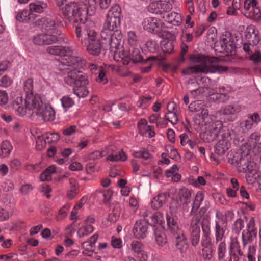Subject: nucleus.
Listing matches in <instances>:
<instances>
[{
  "label": "nucleus",
  "instance_id": "0e129e2a",
  "mask_svg": "<svg viewBox=\"0 0 261 261\" xmlns=\"http://www.w3.org/2000/svg\"><path fill=\"white\" fill-rule=\"evenodd\" d=\"M176 113L177 112H167L165 114V119L173 124H176L178 122Z\"/></svg>",
  "mask_w": 261,
  "mask_h": 261
},
{
  "label": "nucleus",
  "instance_id": "39448f33",
  "mask_svg": "<svg viewBox=\"0 0 261 261\" xmlns=\"http://www.w3.org/2000/svg\"><path fill=\"white\" fill-rule=\"evenodd\" d=\"M47 52L51 55L62 57L61 62L63 67H59L61 71V69L66 67L75 66L82 68L86 65L84 59L74 56L76 50L72 46H51L47 47Z\"/></svg>",
  "mask_w": 261,
  "mask_h": 261
},
{
  "label": "nucleus",
  "instance_id": "69168bd1",
  "mask_svg": "<svg viewBox=\"0 0 261 261\" xmlns=\"http://www.w3.org/2000/svg\"><path fill=\"white\" fill-rule=\"evenodd\" d=\"M161 13L169 11L172 9V4L169 0H160Z\"/></svg>",
  "mask_w": 261,
  "mask_h": 261
},
{
  "label": "nucleus",
  "instance_id": "338daca9",
  "mask_svg": "<svg viewBox=\"0 0 261 261\" xmlns=\"http://www.w3.org/2000/svg\"><path fill=\"white\" fill-rule=\"evenodd\" d=\"M9 166L11 172H14L20 168L21 163L19 160L15 159L10 162Z\"/></svg>",
  "mask_w": 261,
  "mask_h": 261
},
{
  "label": "nucleus",
  "instance_id": "9d476101",
  "mask_svg": "<svg viewBox=\"0 0 261 261\" xmlns=\"http://www.w3.org/2000/svg\"><path fill=\"white\" fill-rule=\"evenodd\" d=\"M257 233V229L254 218L251 217L247 222L246 229L243 230L242 233L243 247H245L247 244L253 242L256 237Z\"/></svg>",
  "mask_w": 261,
  "mask_h": 261
},
{
  "label": "nucleus",
  "instance_id": "412c9836",
  "mask_svg": "<svg viewBox=\"0 0 261 261\" xmlns=\"http://www.w3.org/2000/svg\"><path fill=\"white\" fill-rule=\"evenodd\" d=\"M174 236L175 239V246L177 250H178L181 254L185 253L189 245L184 231H179L178 233L174 234Z\"/></svg>",
  "mask_w": 261,
  "mask_h": 261
},
{
  "label": "nucleus",
  "instance_id": "ea45409f",
  "mask_svg": "<svg viewBox=\"0 0 261 261\" xmlns=\"http://www.w3.org/2000/svg\"><path fill=\"white\" fill-rule=\"evenodd\" d=\"M56 22L51 18H47L44 22V27L47 34H55L54 31H60L56 29Z\"/></svg>",
  "mask_w": 261,
  "mask_h": 261
},
{
  "label": "nucleus",
  "instance_id": "3c124183",
  "mask_svg": "<svg viewBox=\"0 0 261 261\" xmlns=\"http://www.w3.org/2000/svg\"><path fill=\"white\" fill-rule=\"evenodd\" d=\"M128 110L129 108L128 106L125 103L121 102L118 105V109L115 110L114 113L116 116L122 117Z\"/></svg>",
  "mask_w": 261,
  "mask_h": 261
},
{
  "label": "nucleus",
  "instance_id": "f257e3e1",
  "mask_svg": "<svg viewBox=\"0 0 261 261\" xmlns=\"http://www.w3.org/2000/svg\"><path fill=\"white\" fill-rule=\"evenodd\" d=\"M189 60L192 63L198 65L184 69L182 73L185 74L222 73L227 70V67L218 65L219 60L215 57H210L202 54H191L189 56Z\"/></svg>",
  "mask_w": 261,
  "mask_h": 261
},
{
  "label": "nucleus",
  "instance_id": "f704fd0d",
  "mask_svg": "<svg viewBox=\"0 0 261 261\" xmlns=\"http://www.w3.org/2000/svg\"><path fill=\"white\" fill-rule=\"evenodd\" d=\"M179 138L181 145L185 146L186 145L188 144L190 148L192 149H194L198 144V142L197 141L192 140L189 138L188 135L185 133L181 134L179 136Z\"/></svg>",
  "mask_w": 261,
  "mask_h": 261
},
{
  "label": "nucleus",
  "instance_id": "e2e57ef3",
  "mask_svg": "<svg viewBox=\"0 0 261 261\" xmlns=\"http://www.w3.org/2000/svg\"><path fill=\"white\" fill-rule=\"evenodd\" d=\"M247 258L248 261H256V248L253 245L248 247Z\"/></svg>",
  "mask_w": 261,
  "mask_h": 261
},
{
  "label": "nucleus",
  "instance_id": "09e8293b",
  "mask_svg": "<svg viewBox=\"0 0 261 261\" xmlns=\"http://www.w3.org/2000/svg\"><path fill=\"white\" fill-rule=\"evenodd\" d=\"M127 40L128 44L132 47L138 46V37L135 32L130 31L128 32Z\"/></svg>",
  "mask_w": 261,
  "mask_h": 261
},
{
  "label": "nucleus",
  "instance_id": "6e6552de",
  "mask_svg": "<svg viewBox=\"0 0 261 261\" xmlns=\"http://www.w3.org/2000/svg\"><path fill=\"white\" fill-rule=\"evenodd\" d=\"M222 122L220 120L215 121L205 124L203 132L200 134L201 139L205 143L212 142L221 137V134L226 130L223 129Z\"/></svg>",
  "mask_w": 261,
  "mask_h": 261
},
{
  "label": "nucleus",
  "instance_id": "cd10ccee",
  "mask_svg": "<svg viewBox=\"0 0 261 261\" xmlns=\"http://www.w3.org/2000/svg\"><path fill=\"white\" fill-rule=\"evenodd\" d=\"M179 200L180 204L184 206H187L191 201V192L190 190L186 188H182L178 192Z\"/></svg>",
  "mask_w": 261,
  "mask_h": 261
},
{
  "label": "nucleus",
  "instance_id": "bf43d9fd",
  "mask_svg": "<svg viewBox=\"0 0 261 261\" xmlns=\"http://www.w3.org/2000/svg\"><path fill=\"white\" fill-rule=\"evenodd\" d=\"M161 2L157 1L152 2L149 6L148 9L149 11L153 13H161Z\"/></svg>",
  "mask_w": 261,
  "mask_h": 261
},
{
  "label": "nucleus",
  "instance_id": "bb28decb",
  "mask_svg": "<svg viewBox=\"0 0 261 261\" xmlns=\"http://www.w3.org/2000/svg\"><path fill=\"white\" fill-rule=\"evenodd\" d=\"M47 8V4L43 1L34 0L29 4L30 11L33 13H41L45 11Z\"/></svg>",
  "mask_w": 261,
  "mask_h": 261
},
{
  "label": "nucleus",
  "instance_id": "58836bf2",
  "mask_svg": "<svg viewBox=\"0 0 261 261\" xmlns=\"http://www.w3.org/2000/svg\"><path fill=\"white\" fill-rule=\"evenodd\" d=\"M129 52V55L133 63H137L143 62V58L137 47H132V50L130 49Z\"/></svg>",
  "mask_w": 261,
  "mask_h": 261
},
{
  "label": "nucleus",
  "instance_id": "f8f14e48",
  "mask_svg": "<svg viewBox=\"0 0 261 261\" xmlns=\"http://www.w3.org/2000/svg\"><path fill=\"white\" fill-rule=\"evenodd\" d=\"M241 11L246 16L254 19H258L261 16L256 0H245L243 8Z\"/></svg>",
  "mask_w": 261,
  "mask_h": 261
},
{
  "label": "nucleus",
  "instance_id": "8fccbe9b",
  "mask_svg": "<svg viewBox=\"0 0 261 261\" xmlns=\"http://www.w3.org/2000/svg\"><path fill=\"white\" fill-rule=\"evenodd\" d=\"M33 80L31 79H27L24 83V89L26 92V99L25 102L27 105V100L28 99V97L30 95L32 96H36L39 95L38 94L33 95L32 91L33 90Z\"/></svg>",
  "mask_w": 261,
  "mask_h": 261
},
{
  "label": "nucleus",
  "instance_id": "4468645a",
  "mask_svg": "<svg viewBox=\"0 0 261 261\" xmlns=\"http://www.w3.org/2000/svg\"><path fill=\"white\" fill-rule=\"evenodd\" d=\"M120 19L107 16L100 33L101 38H106L110 34H114V32L118 31L117 28L120 24Z\"/></svg>",
  "mask_w": 261,
  "mask_h": 261
},
{
  "label": "nucleus",
  "instance_id": "6e6d98bb",
  "mask_svg": "<svg viewBox=\"0 0 261 261\" xmlns=\"http://www.w3.org/2000/svg\"><path fill=\"white\" fill-rule=\"evenodd\" d=\"M252 126L253 123L250 119L240 122V127L242 129L241 133H240L241 136L244 135L246 130L250 129L252 127Z\"/></svg>",
  "mask_w": 261,
  "mask_h": 261
},
{
  "label": "nucleus",
  "instance_id": "7ed1b4c3",
  "mask_svg": "<svg viewBox=\"0 0 261 261\" xmlns=\"http://www.w3.org/2000/svg\"><path fill=\"white\" fill-rule=\"evenodd\" d=\"M76 36L79 41L86 47L88 53L98 56L101 50V44L97 38L96 26L93 21H87L80 27H76Z\"/></svg>",
  "mask_w": 261,
  "mask_h": 261
},
{
  "label": "nucleus",
  "instance_id": "6ab92c4d",
  "mask_svg": "<svg viewBox=\"0 0 261 261\" xmlns=\"http://www.w3.org/2000/svg\"><path fill=\"white\" fill-rule=\"evenodd\" d=\"M102 39L106 41L105 43L108 44L111 49H118L122 41V35L119 31H116L114 32V34Z\"/></svg>",
  "mask_w": 261,
  "mask_h": 261
},
{
  "label": "nucleus",
  "instance_id": "dca6fc26",
  "mask_svg": "<svg viewBox=\"0 0 261 261\" xmlns=\"http://www.w3.org/2000/svg\"><path fill=\"white\" fill-rule=\"evenodd\" d=\"M227 230V221L226 220L218 219L215 221V237L216 243L223 241L225 232Z\"/></svg>",
  "mask_w": 261,
  "mask_h": 261
},
{
  "label": "nucleus",
  "instance_id": "c03bdc74",
  "mask_svg": "<svg viewBox=\"0 0 261 261\" xmlns=\"http://www.w3.org/2000/svg\"><path fill=\"white\" fill-rule=\"evenodd\" d=\"M114 59L118 61H121L125 65H128L130 61H132V58L129 55H128L122 53L120 55V52L118 53L117 51H115Z\"/></svg>",
  "mask_w": 261,
  "mask_h": 261
},
{
  "label": "nucleus",
  "instance_id": "f3484780",
  "mask_svg": "<svg viewBox=\"0 0 261 261\" xmlns=\"http://www.w3.org/2000/svg\"><path fill=\"white\" fill-rule=\"evenodd\" d=\"M148 223L144 220L136 222L133 228L134 236L138 239H143L148 233Z\"/></svg>",
  "mask_w": 261,
  "mask_h": 261
},
{
  "label": "nucleus",
  "instance_id": "0eeeda50",
  "mask_svg": "<svg viewBox=\"0 0 261 261\" xmlns=\"http://www.w3.org/2000/svg\"><path fill=\"white\" fill-rule=\"evenodd\" d=\"M241 151L236 153L232 160V164L236 166L239 172H248L254 176L257 173V166L251 159L250 152L241 148Z\"/></svg>",
  "mask_w": 261,
  "mask_h": 261
},
{
  "label": "nucleus",
  "instance_id": "9b49d317",
  "mask_svg": "<svg viewBox=\"0 0 261 261\" xmlns=\"http://www.w3.org/2000/svg\"><path fill=\"white\" fill-rule=\"evenodd\" d=\"M231 131L227 129L221 134L218 142L215 146V152L219 155H222L229 149L231 146Z\"/></svg>",
  "mask_w": 261,
  "mask_h": 261
},
{
  "label": "nucleus",
  "instance_id": "37998d69",
  "mask_svg": "<svg viewBox=\"0 0 261 261\" xmlns=\"http://www.w3.org/2000/svg\"><path fill=\"white\" fill-rule=\"evenodd\" d=\"M94 230L93 227L90 224H86L81 227L77 231V235L80 238L88 236Z\"/></svg>",
  "mask_w": 261,
  "mask_h": 261
},
{
  "label": "nucleus",
  "instance_id": "864d4df0",
  "mask_svg": "<svg viewBox=\"0 0 261 261\" xmlns=\"http://www.w3.org/2000/svg\"><path fill=\"white\" fill-rule=\"evenodd\" d=\"M201 227L204 233V237L205 238V239L203 240L207 241L208 242H210V238L208 236L210 232V223L209 221L207 220L203 219L201 222Z\"/></svg>",
  "mask_w": 261,
  "mask_h": 261
},
{
  "label": "nucleus",
  "instance_id": "603ef678",
  "mask_svg": "<svg viewBox=\"0 0 261 261\" xmlns=\"http://www.w3.org/2000/svg\"><path fill=\"white\" fill-rule=\"evenodd\" d=\"M218 259L219 260H222L226 253V244L225 241L220 242L217 248Z\"/></svg>",
  "mask_w": 261,
  "mask_h": 261
},
{
  "label": "nucleus",
  "instance_id": "de8ad7c7",
  "mask_svg": "<svg viewBox=\"0 0 261 261\" xmlns=\"http://www.w3.org/2000/svg\"><path fill=\"white\" fill-rule=\"evenodd\" d=\"M121 12V10L120 6L118 5H115L108 11L107 16L120 19Z\"/></svg>",
  "mask_w": 261,
  "mask_h": 261
},
{
  "label": "nucleus",
  "instance_id": "72a5a7b5",
  "mask_svg": "<svg viewBox=\"0 0 261 261\" xmlns=\"http://www.w3.org/2000/svg\"><path fill=\"white\" fill-rule=\"evenodd\" d=\"M164 17L167 22L174 25H178L180 23L181 16L177 13L172 12Z\"/></svg>",
  "mask_w": 261,
  "mask_h": 261
},
{
  "label": "nucleus",
  "instance_id": "423d86ee",
  "mask_svg": "<svg viewBox=\"0 0 261 261\" xmlns=\"http://www.w3.org/2000/svg\"><path fill=\"white\" fill-rule=\"evenodd\" d=\"M27 107L34 109V113L44 121H53L55 118V112L48 103H43L40 95H30L27 100Z\"/></svg>",
  "mask_w": 261,
  "mask_h": 261
},
{
  "label": "nucleus",
  "instance_id": "4be33fe9",
  "mask_svg": "<svg viewBox=\"0 0 261 261\" xmlns=\"http://www.w3.org/2000/svg\"><path fill=\"white\" fill-rule=\"evenodd\" d=\"M137 127L139 133L142 135H145L148 138H152L155 136V132L153 126L147 125V122L144 119H140L138 122Z\"/></svg>",
  "mask_w": 261,
  "mask_h": 261
},
{
  "label": "nucleus",
  "instance_id": "a878e982",
  "mask_svg": "<svg viewBox=\"0 0 261 261\" xmlns=\"http://www.w3.org/2000/svg\"><path fill=\"white\" fill-rule=\"evenodd\" d=\"M166 222L168 229L173 235L178 233L179 231H183L179 228L177 218L176 216L167 214Z\"/></svg>",
  "mask_w": 261,
  "mask_h": 261
},
{
  "label": "nucleus",
  "instance_id": "49530a36",
  "mask_svg": "<svg viewBox=\"0 0 261 261\" xmlns=\"http://www.w3.org/2000/svg\"><path fill=\"white\" fill-rule=\"evenodd\" d=\"M200 114L205 124L217 121L215 117L213 115H209L208 110L204 108V107L201 110Z\"/></svg>",
  "mask_w": 261,
  "mask_h": 261
},
{
  "label": "nucleus",
  "instance_id": "5701e85b",
  "mask_svg": "<svg viewBox=\"0 0 261 261\" xmlns=\"http://www.w3.org/2000/svg\"><path fill=\"white\" fill-rule=\"evenodd\" d=\"M161 24V20L154 17L146 18L142 23L143 28L149 32L158 31Z\"/></svg>",
  "mask_w": 261,
  "mask_h": 261
},
{
  "label": "nucleus",
  "instance_id": "1a4fd4ad",
  "mask_svg": "<svg viewBox=\"0 0 261 261\" xmlns=\"http://www.w3.org/2000/svg\"><path fill=\"white\" fill-rule=\"evenodd\" d=\"M55 34L42 33L34 37L33 41L38 45H45L55 43H68L66 36L61 31H54Z\"/></svg>",
  "mask_w": 261,
  "mask_h": 261
},
{
  "label": "nucleus",
  "instance_id": "c756f323",
  "mask_svg": "<svg viewBox=\"0 0 261 261\" xmlns=\"http://www.w3.org/2000/svg\"><path fill=\"white\" fill-rule=\"evenodd\" d=\"M210 243V242H208L205 240H203L202 242V245L203 248L202 249V257L203 258L207 260H210L213 257V253L214 249L212 247H208L207 246Z\"/></svg>",
  "mask_w": 261,
  "mask_h": 261
},
{
  "label": "nucleus",
  "instance_id": "a19ab883",
  "mask_svg": "<svg viewBox=\"0 0 261 261\" xmlns=\"http://www.w3.org/2000/svg\"><path fill=\"white\" fill-rule=\"evenodd\" d=\"M162 50L168 54L171 53L173 50V42L171 39H164L161 41Z\"/></svg>",
  "mask_w": 261,
  "mask_h": 261
},
{
  "label": "nucleus",
  "instance_id": "774afa93",
  "mask_svg": "<svg viewBox=\"0 0 261 261\" xmlns=\"http://www.w3.org/2000/svg\"><path fill=\"white\" fill-rule=\"evenodd\" d=\"M47 142H56L59 139V135L57 133H47L44 134Z\"/></svg>",
  "mask_w": 261,
  "mask_h": 261
},
{
  "label": "nucleus",
  "instance_id": "f03ea898",
  "mask_svg": "<svg viewBox=\"0 0 261 261\" xmlns=\"http://www.w3.org/2000/svg\"><path fill=\"white\" fill-rule=\"evenodd\" d=\"M65 18L73 24L74 27H80L82 24H86L87 15L92 16L95 8L94 6L87 5L86 0H79L77 2H71L66 4L61 9Z\"/></svg>",
  "mask_w": 261,
  "mask_h": 261
},
{
  "label": "nucleus",
  "instance_id": "e433bc0d",
  "mask_svg": "<svg viewBox=\"0 0 261 261\" xmlns=\"http://www.w3.org/2000/svg\"><path fill=\"white\" fill-rule=\"evenodd\" d=\"M16 19L20 22H27L32 19H34V14H32L30 11L23 10L17 14Z\"/></svg>",
  "mask_w": 261,
  "mask_h": 261
},
{
  "label": "nucleus",
  "instance_id": "473e14b6",
  "mask_svg": "<svg viewBox=\"0 0 261 261\" xmlns=\"http://www.w3.org/2000/svg\"><path fill=\"white\" fill-rule=\"evenodd\" d=\"M241 106L238 105H228L220 110V113L223 115L235 114L241 111Z\"/></svg>",
  "mask_w": 261,
  "mask_h": 261
},
{
  "label": "nucleus",
  "instance_id": "4c0bfd02",
  "mask_svg": "<svg viewBox=\"0 0 261 261\" xmlns=\"http://www.w3.org/2000/svg\"><path fill=\"white\" fill-rule=\"evenodd\" d=\"M132 155L134 158H142L145 160H148L151 156L148 150L145 148H141L138 151H133Z\"/></svg>",
  "mask_w": 261,
  "mask_h": 261
},
{
  "label": "nucleus",
  "instance_id": "7c9ffc66",
  "mask_svg": "<svg viewBox=\"0 0 261 261\" xmlns=\"http://www.w3.org/2000/svg\"><path fill=\"white\" fill-rule=\"evenodd\" d=\"M204 197V193L201 191L198 192L195 197L194 201L191 211V214L197 213L198 208L200 207Z\"/></svg>",
  "mask_w": 261,
  "mask_h": 261
},
{
  "label": "nucleus",
  "instance_id": "b1692460",
  "mask_svg": "<svg viewBox=\"0 0 261 261\" xmlns=\"http://www.w3.org/2000/svg\"><path fill=\"white\" fill-rule=\"evenodd\" d=\"M130 247L132 250L137 254L141 261H146L147 259V255L144 251V246L142 243L136 240L133 241Z\"/></svg>",
  "mask_w": 261,
  "mask_h": 261
},
{
  "label": "nucleus",
  "instance_id": "4d7b16f0",
  "mask_svg": "<svg viewBox=\"0 0 261 261\" xmlns=\"http://www.w3.org/2000/svg\"><path fill=\"white\" fill-rule=\"evenodd\" d=\"M151 98L150 96H148L147 97L142 96L137 102L138 107L142 109H145L149 106V101Z\"/></svg>",
  "mask_w": 261,
  "mask_h": 261
},
{
  "label": "nucleus",
  "instance_id": "13d9d810",
  "mask_svg": "<svg viewBox=\"0 0 261 261\" xmlns=\"http://www.w3.org/2000/svg\"><path fill=\"white\" fill-rule=\"evenodd\" d=\"M204 105L202 101L201 100H197L191 102L189 106V108L192 112H198L201 111Z\"/></svg>",
  "mask_w": 261,
  "mask_h": 261
},
{
  "label": "nucleus",
  "instance_id": "a18cd8bd",
  "mask_svg": "<svg viewBox=\"0 0 261 261\" xmlns=\"http://www.w3.org/2000/svg\"><path fill=\"white\" fill-rule=\"evenodd\" d=\"M126 155L123 150H120L115 154H111L107 158L108 161L111 162H116L118 161H125L126 160Z\"/></svg>",
  "mask_w": 261,
  "mask_h": 261
},
{
  "label": "nucleus",
  "instance_id": "c85d7f7f",
  "mask_svg": "<svg viewBox=\"0 0 261 261\" xmlns=\"http://www.w3.org/2000/svg\"><path fill=\"white\" fill-rule=\"evenodd\" d=\"M167 196L164 193H160L153 197L151 202V207L154 209L161 208L165 203Z\"/></svg>",
  "mask_w": 261,
  "mask_h": 261
},
{
  "label": "nucleus",
  "instance_id": "680f3d73",
  "mask_svg": "<svg viewBox=\"0 0 261 261\" xmlns=\"http://www.w3.org/2000/svg\"><path fill=\"white\" fill-rule=\"evenodd\" d=\"M229 255L230 258L229 259H231V261H232V260L233 261H241L244 256V253L242 250L229 251Z\"/></svg>",
  "mask_w": 261,
  "mask_h": 261
},
{
  "label": "nucleus",
  "instance_id": "c9c22d12",
  "mask_svg": "<svg viewBox=\"0 0 261 261\" xmlns=\"http://www.w3.org/2000/svg\"><path fill=\"white\" fill-rule=\"evenodd\" d=\"M155 240L157 244L160 246H163L167 243V239L164 231L155 229L154 231Z\"/></svg>",
  "mask_w": 261,
  "mask_h": 261
},
{
  "label": "nucleus",
  "instance_id": "2eb2a0df",
  "mask_svg": "<svg viewBox=\"0 0 261 261\" xmlns=\"http://www.w3.org/2000/svg\"><path fill=\"white\" fill-rule=\"evenodd\" d=\"M189 230L191 244L195 247L198 245L200 238V220L197 216L193 217Z\"/></svg>",
  "mask_w": 261,
  "mask_h": 261
},
{
  "label": "nucleus",
  "instance_id": "5fc2aeb1",
  "mask_svg": "<svg viewBox=\"0 0 261 261\" xmlns=\"http://www.w3.org/2000/svg\"><path fill=\"white\" fill-rule=\"evenodd\" d=\"M61 102L62 107L67 111L68 109L72 107L74 104V100L68 96H64L61 99Z\"/></svg>",
  "mask_w": 261,
  "mask_h": 261
},
{
  "label": "nucleus",
  "instance_id": "393cba45",
  "mask_svg": "<svg viewBox=\"0 0 261 261\" xmlns=\"http://www.w3.org/2000/svg\"><path fill=\"white\" fill-rule=\"evenodd\" d=\"M13 107L15 110L16 114L21 117L24 116L27 113V110H33L27 107L26 102H24V105L23 103L22 97L21 96L17 97L14 101Z\"/></svg>",
  "mask_w": 261,
  "mask_h": 261
},
{
  "label": "nucleus",
  "instance_id": "052dcab7",
  "mask_svg": "<svg viewBox=\"0 0 261 261\" xmlns=\"http://www.w3.org/2000/svg\"><path fill=\"white\" fill-rule=\"evenodd\" d=\"M146 46L150 53H155L159 49V46L156 41L153 40H149L146 42Z\"/></svg>",
  "mask_w": 261,
  "mask_h": 261
},
{
  "label": "nucleus",
  "instance_id": "aec40b11",
  "mask_svg": "<svg viewBox=\"0 0 261 261\" xmlns=\"http://www.w3.org/2000/svg\"><path fill=\"white\" fill-rule=\"evenodd\" d=\"M142 215L148 224L149 223L151 225L159 224L162 226L163 216L161 213L156 212L152 214L151 212L146 211L143 212Z\"/></svg>",
  "mask_w": 261,
  "mask_h": 261
},
{
  "label": "nucleus",
  "instance_id": "20e7f679",
  "mask_svg": "<svg viewBox=\"0 0 261 261\" xmlns=\"http://www.w3.org/2000/svg\"><path fill=\"white\" fill-rule=\"evenodd\" d=\"M82 67H72L61 69L65 82L69 85H73V93L79 97H85L89 93L87 85L89 83L87 76L81 69Z\"/></svg>",
  "mask_w": 261,
  "mask_h": 261
},
{
  "label": "nucleus",
  "instance_id": "2f4dec72",
  "mask_svg": "<svg viewBox=\"0 0 261 261\" xmlns=\"http://www.w3.org/2000/svg\"><path fill=\"white\" fill-rule=\"evenodd\" d=\"M227 94V90L225 89V87H222L217 91V93L214 95L211 99L219 102H223L228 99Z\"/></svg>",
  "mask_w": 261,
  "mask_h": 261
},
{
  "label": "nucleus",
  "instance_id": "ddd939ff",
  "mask_svg": "<svg viewBox=\"0 0 261 261\" xmlns=\"http://www.w3.org/2000/svg\"><path fill=\"white\" fill-rule=\"evenodd\" d=\"M260 139V134L258 132H254L252 133L247 139L246 144L242 146L244 150L248 151L250 152L251 150L255 154H257L261 152V143L259 142Z\"/></svg>",
  "mask_w": 261,
  "mask_h": 261
},
{
  "label": "nucleus",
  "instance_id": "a211bd4d",
  "mask_svg": "<svg viewBox=\"0 0 261 261\" xmlns=\"http://www.w3.org/2000/svg\"><path fill=\"white\" fill-rule=\"evenodd\" d=\"M220 43L222 48L227 54H232L234 52L235 46L233 44L230 33L226 32L225 34L222 35L220 39Z\"/></svg>",
  "mask_w": 261,
  "mask_h": 261
},
{
  "label": "nucleus",
  "instance_id": "79ce46f5",
  "mask_svg": "<svg viewBox=\"0 0 261 261\" xmlns=\"http://www.w3.org/2000/svg\"><path fill=\"white\" fill-rule=\"evenodd\" d=\"M12 148L10 141L7 140L3 141L1 146L2 156L3 158L8 156L10 154Z\"/></svg>",
  "mask_w": 261,
  "mask_h": 261
}]
</instances>
